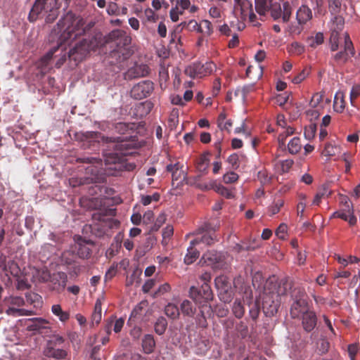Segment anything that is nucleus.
<instances>
[{
    "mask_svg": "<svg viewBox=\"0 0 360 360\" xmlns=\"http://www.w3.org/2000/svg\"><path fill=\"white\" fill-rule=\"evenodd\" d=\"M214 283L218 291L231 286L227 277L225 276H217L214 279Z\"/></svg>",
    "mask_w": 360,
    "mask_h": 360,
    "instance_id": "43",
    "label": "nucleus"
},
{
    "mask_svg": "<svg viewBox=\"0 0 360 360\" xmlns=\"http://www.w3.org/2000/svg\"><path fill=\"white\" fill-rule=\"evenodd\" d=\"M291 284L288 278L278 279L275 276L269 277L264 286L262 308L266 316H272L277 313L282 298L286 296Z\"/></svg>",
    "mask_w": 360,
    "mask_h": 360,
    "instance_id": "1",
    "label": "nucleus"
},
{
    "mask_svg": "<svg viewBox=\"0 0 360 360\" xmlns=\"http://www.w3.org/2000/svg\"><path fill=\"white\" fill-rule=\"evenodd\" d=\"M307 307V301H294L290 308V315L292 318L296 319L300 316L303 312H305V308Z\"/></svg>",
    "mask_w": 360,
    "mask_h": 360,
    "instance_id": "26",
    "label": "nucleus"
},
{
    "mask_svg": "<svg viewBox=\"0 0 360 360\" xmlns=\"http://www.w3.org/2000/svg\"><path fill=\"white\" fill-rule=\"evenodd\" d=\"M44 354L49 358L62 360L67 358L68 351L63 347H46Z\"/></svg>",
    "mask_w": 360,
    "mask_h": 360,
    "instance_id": "21",
    "label": "nucleus"
},
{
    "mask_svg": "<svg viewBox=\"0 0 360 360\" xmlns=\"http://www.w3.org/2000/svg\"><path fill=\"white\" fill-rule=\"evenodd\" d=\"M329 345V342L326 340H321L318 343V350L320 354H326L328 351Z\"/></svg>",
    "mask_w": 360,
    "mask_h": 360,
    "instance_id": "61",
    "label": "nucleus"
},
{
    "mask_svg": "<svg viewBox=\"0 0 360 360\" xmlns=\"http://www.w3.org/2000/svg\"><path fill=\"white\" fill-rule=\"evenodd\" d=\"M165 313L168 317L172 319H176L179 316V308L175 304L172 303H169L167 305H166L165 308Z\"/></svg>",
    "mask_w": 360,
    "mask_h": 360,
    "instance_id": "42",
    "label": "nucleus"
},
{
    "mask_svg": "<svg viewBox=\"0 0 360 360\" xmlns=\"http://www.w3.org/2000/svg\"><path fill=\"white\" fill-rule=\"evenodd\" d=\"M215 68L216 65L213 62H206L205 64L195 63L186 67L184 73L193 79L201 78L210 75Z\"/></svg>",
    "mask_w": 360,
    "mask_h": 360,
    "instance_id": "9",
    "label": "nucleus"
},
{
    "mask_svg": "<svg viewBox=\"0 0 360 360\" xmlns=\"http://www.w3.org/2000/svg\"><path fill=\"white\" fill-rule=\"evenodd\" d=\"M102 141L104 143H108L110 146L109 147L112 148L115 153H109V155L106 157L105 162L108 165L114 164L120 161V158L118 156L119 154L125 155L127 150L131 148V143H129L127 136L126 137H113V136H102Z\"/></svg>",
    "mask_w": 360,
    "mask_h": 360,
    "instance_id": "5",
    "label": "nucleus"
},
{
    "mask_svg": "<svg viewBox=\"0 0 360 360\" xmlns=\"http://www.w3.org/2000/svg\"><path fill=\"white\" fill-rule=\"evenodd\" d=\"M44 281L49 280V288L52 291L61 292L65 288L68 281L67 274L64 272H57L52 275L46 274L43 278Z\"/></svg>",
    "mask_w": 360,
    "mask_h": 360,
    "instance_id": "13",
    "label": "nucleus"
},
{
    "mask_svg": "<svg viewBox=\"0 0 360 360\" xmlns=\"http://www.w3.org/2000/svg\"><path fill=\"white\" fill-rule=\"evenodd\" d=\"M181 311L184 315L192 317L195 313L196 308L191 301L185 300L181 304Z\"/></svg>",
    "mask_w": 360,
    "mask_h": 360,
    "instance_id": "33",
    "label": "nucleus"
},
{
    "mask_svg": "<svg viewBox=\"0 0 360 360\" xmlns=\"http://www.w3.org/2000/svg\"><path fill=\"white\" fill-rule=\"evenodd\" d=\"M174 233V228L172 225H167L162 230V243L167 244V240H169Z\"/></svg>",
    "mask_w": 360,
    "mask_h": 360,
    "instance_id": "54",
    "label": "nucleus"
},
{
    "mask_svg": "<svg viewBox=\"0 0 360 360\" xmlns=\"http://www.w3.org/2000/svg\"><path fill=\"white\" fill-rule=\"evenodd\" d=\"M284 202L282 200H278L274 202V203L269 207V216H273L279 212L281 208L283 206Z\"/></svg>",
    "mask_w": 360,
    "mask_h": 360,
    "instance_id": "52",
    "label": "nucleus"
},
{
    "mask_svg": "<svg viewBox=\"0 0 360 360\" xmlns=\"http://www.w3.org/2000/svg\"><path fill=\"white\" fill-rule=\"evenodd\" d=\"M347 210H342L335 212L332 217L340 218L346 221H348L350 226H354L356 223V217L353 214V210L350 209L349 205L347 206Z\"/></svg>",
    "mask_w": 360,
    "mask_h": 360,
    "instance_id": "23",
    "label": "nucleus"
},
{
    "mask_svg": "<svg viewBox=\"0 0 360 360\" xmlns=\"http://www.w3.org/2000/svg\"><path fill=\"white\" fill-rule=\"evenodd\" d=\"M201 236H197V237L191 240V245H198L200 243H204L206 245H212L215 242L218 241V238L215 233H202Z\"/></svg>",
    "mask_w": 360,
    "mask_h": 360,
    "instance_id": "24",
    "label": "nucleus"
},
{
    "mask_svg": "<svg viewBox=\"0 0 360 360\" xmlns=\"http://www.w3.org/2000/svg\"><path fill=\"white\" fill-rule=\"evenodd\" d=\"M167 321L165 317H159L155 323V332L159 335L164 334L167 329Z\"/></svg>",
    "mask_w": 360,
    "mask_h": 360,
    "instance_id": "35",
    "label": "nucleus"
},
{
    "mask_svg": "<svg viewBox=\"0 0 360 360\" xmlns=\"http://www.w3.org/2000/svg\"><path fill=\"white\" fill-rule=\"evenodd\" d=\"M189 296L196 303H200L202 301L211 300L213 294L209 284L203 283L200 288L191 286L189 290Z\"/></svg>",
    "mask_w": 360,
    "mask_h": 360,
    "instance_id": "15",
    "label": "nucleus"
},
{
    "mask_svg": "<svg viewBox=\"0 0 360 360\" xmlns=\"http://www.w3.org/2000/svg\"><path fill=\"white\" fill-rule=\"evenodd\" d=\"M51 312L56 316L61 322H66L70 319V314L63 311L60 304H53L51 307Z\"/></svg>",
    "mask_w": 360,
    "mask_h": 360,
    "instance_id": "31",
    "label": "nucleus"
},
{
    "mask_svg": "<svg viewBox=\"0 0 360 360\" xmlns=\"http://www.w3.org/2000/svg\"><path fill=\"white\" fill-rule=\"evenodd\" d=\"M201 27L204 28L202 32H204L207 36H210L213 33V27L210 21L208 20H203L200 22Z\"/></svg>",
    "mask_w": 360,
    "mask_h": 360,
    "instance_id": "57",
    "label": "nucleus"
},
{
    "mask_svg": "<svg viewBox=\"0 0 360 360\" xmlns=\"http://www.w3.org/2000/svg\"><path fill=\"white\" fill-rule=\"evenodd\" d=\"M155 347V341L150 334L145 335L142 340V347L146 354H150Z\"/></svg>",
    "mask_w": 360,
    "mask_h": 360,
    "instance_id": "28",
    "label": "nucleus"
},
{
    "mask_svg": "<svg viewBox=\"0 0 360 360\" xmlns=\"http://www.w3.org/2000/svg\"><path fill=\"white\" fill-rule=\"evenodd\" d=\"M301 148L302 144L299 137L292 138L288 144V150L291 154L298 153Z\"/></svg>",
    "mask_w": 360,
    "mask_h": 360,
    "instance_id": "37",
    "label": "nucleus"
},
{
    "mask_svg": "<svg viewBox=\"0 0 360 360\" xmlns=\"http://www.w3.org/2000/svg\"><path fill=\"white\" fill-rule=\"evenodd\" d=\"M149 73V68L147 65H136L128 70V76L130 77H140L146 76Z\"/></svg>",
    "mask_w": 360,
    "mask_h": 360,
    "instance_id": "27",
    "label": "nucleus"
},
{
    "mask_svg": "<svg viewBox=\"0 0 360 360\" xmlns=\"http://www.w3.org/2000/svg\"><path fill=\"white\" fill-rule=\"evenodd\" d=\"M91 49V44L87 39H82L70 50L68 57L75 62H80L85 58Z\"/></svg>",
    "mask_w": 360,
    "mask_h": 360,
    "instance_id": "12",
    "label": "nucleus"
},
{
    "mask_svg": "<svg viewBox=\"0 0 360 360\" xmlns=\"http://www.w3.org/2000/svg\"><path fill=\"white\" fill-rule=\"evenodd\" d=\"M271 16L274 20H278L282 18L283 22H287L290 20L292 15V7L288 1H285L283 4V10L279 3H271L269 8Z\"/></svg>",
    "mask_w": 360,
    "mask_h": 360,
    "instance_id": "11",
    "label": "nucleus"
},
{
    "mask_svg": "<svg viewBox=\"0 0 360 360\" xmlns=\"http://www.w3.org/2000/svg\"><path fill=\"white\" fill-rule=\"evenodd\" d=\"M60 7L58 0H35L28 19L30 22H34L42 13H46V22L51 23L57 18Z\"/></svg>",
    "mask_w": 360,
    "mask_h": 360,
    "instance_id": "4",
    "label": "nucleus"
},
{
    "mask_svg": "<svg viewBox=\"0 0 360 360\" xmlns=\"http://www.w3.org/2000/svg\"><path fill=\"white\" fill-rule=\"evenodd\" d=\"M341 8V1L340 0H330L329 1V10L333 15H335L333 18V22L337 23L338 29H342L344 25L343 18L337 15V14L340 12Z\"/></svg>",
    "mask_w": 360,
    "mask_h": 360,
    "instance_id": "20",
    "label": "nucleus"
},
{
    "mask_svg": "<svg viewBox=\"0 0 360 360\" xmlns=\"http://www.w3.org/2000/svg\"><path fill=\"white\" fill-rule=\"evenodd\" d=\"M348 354L351 360H354L358 352L359 347L357 345L352 344L348 346Z\"/></svg>",
    "mask_w": 360,
    "mask_h": 360,
    "instance_id": "63",
    "label": "nucleus"
},
{
    "mask_svg": "<svg viewBox=\"0 0 360 360\" xmlns=\"http://www.w3.org/2000/svg\"><path fill=\"white\" fill-rule=\"evenodd\" d=\"M340 34L338 30L334 29L330 37V49L331 51H336L340 46Z\"/></svg>",
    "mask_w": 360,
    "mask_h": 360,
    "instance_id": "36",
    "label": "nucleus"
},
{
    "mask_svg": "<svg viewBox=\"0 0 360 360\" xmlns=\"http://www.w3.org/2000/svg\"><path fill=\"white\" fill-rule=\"evenodd\" d=\"M360 95V84H355L352 86L350 92V98L352 102L354 99L356 98Z\"/></svg>",
    "mask_w": 360,
    "mask_h": 360,
    "instance_id": "64",
    "label": "nucleus"
},
{
    "mask_svg": "<svg viewBox=\"0 0 360 360\" xmlns=\"http://www.w3.org/2000/svg\"><path fill=\"white\" fill-rule=\"evenodd\" d=\"M134 123L118 122L115 124V130L120 134H126L129 131L134 129Z\"/></svg>",
    "mask_w": 360,
    "mask_h": 360,
    "instance_id": "38",
    "label": "nucleus"
},
{
    "mask_svg": "<svg viewBox=\"0 0 360 360\" xmlns=\"http://www.w3.org/2000/svg\"><path fill=\"white\" fill-rule=\"evenodd\" d=\"M154 90V84L150 80H144L134 85L130 92L131 96L136 100L148 97Z\"/></svg>",
    "mask_w": 360,
    "mask_h": 360,
    "instance_id": "14",
    "label": "nucleus"
},
{
    "mask_svg": "<svg viewBox=\"0 0 360 360\" xmlns=\"http://www.w3.org/2000/svg\"><path fill=\"white\" fill-rule=\"evenodd\" d=\"M317 316L314 311L306 310L302 316V326L307 333H311L317 325Z\"/></svg>",
    "mask_w": 360,
    "mask_h": 360,
    "instance_id": "17",
    "label": "nucleus"
},
{
    "mask_svg": "<svg viewBox=\"0 0 360 360\" xmlns=\"http://www.w3.org/2000/svg\"><path fill=\"white\" fill-rule=\"evenodd\" d=\"M124 324V318H119L117 319L114 320L113 319V330L115 333H120Z\"/></svg>",
    "mask_w": 360,
    "mask_h": 360,
    "instance_id": "59",
    "label": "nucleus"
},
{
    "mask_svg": "<svg viewBox=\"0 0 360 360\" xmlns=\"http://www.w3.org/2000/svg\"><path fill=\"white\" fill-rule=\"evenodd\" d=\"M288 51L292 54L300 55L304 51V46L297 42H292L288 48Z\"/></svg>",
    "mask_w": 360,
    "mask_h": 360,
    "instance_id": "51",
    "label": "nucleus"
},
{
    "mask_svg": "<svg viewBox=\"0 0 360 360\" xmlns=\"http://www.w3.org/2000/svg\"><path fill=\"white\" fill-rule=\"evenodd\" d=\"M226 113L224 112H221L217 118V125L221 131L226 130L228 132H230V128L232 127L233 123L231 120H228L226 121Z\"/></svg>",
    "mask_w": 360,
    "mask_h": 360,
    "instance_id": "32",
    "label": "nucleus"
},
{
    "mask_svg": "<svg viewBox=\"0 0 360 360\" xmlns=\"http://www.w3.org/2000/svg\"><path fill=\"white\" fill-rule=\"evenodd\" d=\"M200 188L205 190L214 189L219 194L226 197L228 199H231L234 197V195L231 191L221 185H217L215 181H210L209 184L202 185Z\"/></svg>",
    "mask_w": 360,
    "mask_h": 360,
    "instance_id": "19",
    "label": "nucleus"
},
{
    "mask_svg": "<svg viewBox=\"0 0 360 360\" xmlns=\"http://www.w3.org/2000/svg\"><path fill=\"white\" fill-rule=\"evenodd\" d=\"M235 6H239L240 8L243 15H246L248 11H252V4L248 0H240L239 3H235Z\"/></svg>",
    "mask_w": 360,
    "mask_h": 360,
    "instance_id": "50",
    "label": "nucleus"
},
{
    "mask_svg": "<svg viewBox=\"0 0 360 360\" xmlns=\"http://www.w3.org/2000/svg\"><path fill=\"white\" fill-rule=\"evenodd\" d=\"M160 198V195L158 193H154L152 195H142L141 203L146 206L150 205L152 201L158 202Z\"/></svg>",
    "mask_w": 360,
    "mask_h": 360,
    "instance_id": "53",
    "label": "nucleus"
},
{
    "mask_svg": "<svg viewBox=\"0 0 360 360\" xmlns=\"http://www.w3.org/2000/svg\"><path fill=\"white\" fill-rule=\"evenodd\" d=\"M352 157L349 153H344L340 158L345 164V173H349L351 169V162Z\"/></svg>",
    "mask_w": 360,
    "mask_h": 360,
    "instance_id": "56",
    "label": "nucleus"
},
{
    "mask_svg": "<svg viewBox=\"0 0 360 360\" xmlns=\"http://www.w3.org/2000/svg\"><path fill=\"white\" fill-rule=\"evenodd\" d=\"M65 342L63 337L59 335H53L52 338L47 342L46 347H60Z\"/></svg>",
    "mask_w": 360,
    "mask_h": 360,
    "instance_id": "45",
    "label": "nucleus"
},
{
    "mask_svg": "<svg viewBox=\"0 0 360 360\" xmlns=\"http://www.w3.org/2000/svg\"><path fill=\"white\" fill-rule=\"evenodd\" d=\"M77 162L90 164V165L86 169V173L91 174V176L89 177L91 181H98V178L97 175L98 174L99 170L95 164L100 165L101 162V159L96 158L84 157L78 158Z\"/></svg>",
    "mask_w": 360,
    "mask_h": 360,
    "instance_id": "16",
    "label": "nucleus"
},
{
    "mask_svg": "<svg viewBox=\"0 0 360 360\" xmlns=\"http://www.w3.org/2000/svg\"><path fill=\"white\" fill-rule=\"evenodd\" d=\"M271 1L272 0H255L257 13L261 16H264L266 12L269 11Z\"/></svg>",
    "mask_w": 360,
    "mask_h": 360,
    "instance_id": "29",
    "label": "nucleus"
},
{
    "mask_svg": "<svg viewBox=\"0 0 360 360\" xmlns=\"http://www.w3.org/2000/svg\"><path fill=\"white\" fill-rule=\"evenodd\" d=\"M114 216L115 210L110 209L106 214H102L101 212L94 213L93 219L95 221L91 226L92 234L96 237L101 238L105 236H110L112 229H117L120 226V221L115 219H105V215Z\"/></svg>",
    "mask_w": 360,
    "mask_h": 360,
    "instance_id": "3",
    "label": "nucleus"
},
{
    "mask_svg": "<svg viewBox=\"0 0 360 360\" xmlns=\"http://www.w3.org/2000/svg\"><path fill=\"white\" fill-rule=\"evenodd\" d=\"M238 179V175L234 172H227L223 176V181L225 184H232Z\"/></svg>",
    "mask_w": 360,
    "mask_h": 360,
    "instance_id": "55",
    "label": "nucleus"
},
{
    "mask_svg": "<svg viewBox=\"0 0 360 360\" xmlns=\"http://www.w3.org/2000/svg\"><path fill=\"white\" fill-rule=\"evenodd\" d=\"M144 14L147 20L150 22H155L158 20V17L155 15V12L150 8L145 10Z\"/></svg>",
    "mask_w": 360,
    "mask_h": 360,
    "instance_id": "62",
    "label": "nucleus"
},
{
    "mask_svg": "<svg viewBox=\"0 0 360 360\" xmlns=\"http://www.w3.org/2000/svg\"><path fill=\"white\" fill-rule=\"evenodd\" d=\"M77 255L80 258L86 259L90 257L91 251L85 244L78 243Z\"/></svg>",
    "mask_w": 360,
    "mask_h": 360,
    "instance_id": "48",
    "label": "nucleus"
},
{
    "mask_svg": "<svg viewBox=\"0 0 360 360\" xmlns=\"http://www.w3.org/2000/svg\"><path fill=\"white\" fill-rule=\"evenodd\" d=\"M170 290H171L170 285L167 283H165L160 285L158 289L154 292V297H157L161 296V295L165 294L166 292H169Z\"/></svg>",
    "mask_w": 360,
    "mask_h": 360,
    "instance_id": "58",
    "label": "nucleus"
},
{
    "mask_svg": "<svg viewBox=\"0 0 360 360\" xmlns=\"http://www.w3.org/2000/svg\"><path fill=\"white\" fill-rule=\"evenodd\" d=\"M311 9L307 5H302L296 12V24H291L288 27L290 34L299 35L303 31L304 25L312 19Z\"/></svg>",
    "mask_w": 360,
    "mask_h": 360,
    "instance_id": "7",
    "label": "nucleus"
},
{
    "mask_svg": "<svg viewBox=\"0 0 360 360\" xmlns=\"http://www.w3.org/2000/svg\"><path fill=\"white\" fill-rule=\"evenodd\" d=\"M310 74V69L308 68H304L300 72L293 77L292 82L294 84H300Z\"/></svg>",
    "mask_w": 360,
    "mask_h": 360,
    "instance_id": "49",
    "label": "nucleus"
},
{
    "mask_svg": "<svg viewBox=\"0 0 360 360\" xmlns=\"http://www.w3.org/2000/svg\"><path fill=\"white\" fill-rule=\"evenodd\" d=\"M249 314L251 319L256 321L260 312V307L258 302H251L249 303Z\"/></svg>",
    "mask_w": 360,
    "mask_h": 360,
    "instance_id": "44",
    "label": "nucleus"
},
{
    "mask_svg": "<svg viewBox=\"0 0 360 360\" xmlns=\"http://www.w3.org/2000/svg\"><path fill=\"white\" fill-rule=\"evenodd\" d=\"M341 47L343 49L333 54L330 61L333 65L338 67L344 66L355 54L353 43L347 32L344 34V44Z\"/></svg>",
    "mask_w": 360,
    "mask_h": 360,
    "instance_id": "6",
    "label": "nucleus"
},
{
    "mask_svg": "<svg viewBox=\"0 0 360 360\" xmlns=\"http://www.w3.org/2000/svg\"><path fill=\"white\" fill-rule=\"evenodd\" d=\"M218 292L220 300L224 303H229L233 297V292L231 290V286L227 288H224L223 290L218 291Z\"/></svg>",
    "mask_w": 360,
    "mask_h": 360,
    "instance_id": "40",
    "label": "nucleus"
},
{
    "mask_svg": "<svg viewBox=\"0 0 360 360\" xmlns=\"http://www.w3.org/2000/svg\"><path fill=\"white\" fill-rule=\"evenodd\" d=\"M340 152V148L331 143L326 144L323 154L326 156H334Z\"/></svg>",
    "mask_w": 360,
    "mask_h": 360,
    "instance_id": "47",
    "label": "nucleus"
},
{
    "mask_svg": "<svg viewBox=\"0 0 360 360\" xmlns=\"http://www.w3.org/2000/svg\"><path fill=\"white\" fill-rule=\"evenodd\" d=\"M200 262L214 269H221L226 266L225 255L215 250H209L204 253Z\"/></svg>",
    "mask_w": 360,
    "mask_h": 360,
    "instance_id": "10",
    "label": "nucleus"
},
{
    "mask_svg": "<svg viewBox=\"0 0 360 360\" xmlns=\"http://www.w3.org/2000/svg\"><path fill=\"white\" fill-rule=\"evenodd\" d=\"M232 311L237 319H241L245 314V308L239 299H236L232 307Z\"/></svg>",
    "mask_w": 360,
    "mask_h": 360,
    "instance_id": "39",
    "label": "nucleus"
},
{
    "mask_svg": "<svg viewBox=\"0 0 360 360\" xmlns=\"http://www.w3.org/2000/svg\"><path fill=\"white\" fill-rule=\"evenodd\" d=\"M27 328L30 331L41 333L44 330L50 328V322L42 318H34L30 319V324L27 326Z\"/></svg>",
    "mask_w": 360,
    "mask_h": 360,
    "instance_id": "18",
    "label": "nucleus"
},
{
    "mask_svg": "<svg viewBox=\"0 0 360 360\" xmlns=\"http://www.w3.org/2000/svg\"><path fill=\"white\" fill-rule=\"evenodd\" d=\"M211 153L208 151L203 153L196 160L195 162V167L196 169L201 174H206L208 172V169L210 166V156Z\"/></svg>",
    "mask_w": 360,
    "mask_h": 360,
    "instance_id": "22",
    "label": "nucleus"
},
{
    "mask_svg": "<svg viewBox=\"0 0 360 360\" xmlns=\"http://www.w3.org/2000/svg\"><path fill=\"white\" fill-rule=\"evenodd\" d=\"M219 224L218 222L214 223L212 221H209L205 223L202 226L199 227L193 235L199 236L202 233H215V232L219 229Z\"/></svg>",
    "mask_w": 360,
    "mask_h": 360,
    "instance_id": "25",
    "label": "nucleus"
},
{
    "mask_svg": "<svg viewBox=\"0 0 360 360\" xmlns=\"http://www.w3.org/2000/svg\"><path fill=\"white\" fill-rule=\"evenodd\" d=\"M195 245H191V242L190 243V246L187 250L188 252L184 257V262L187 264H192L200 255L199 251L195 248Z\"/></svg>",
    "mask_w": 360,
    "mask_h": 360,
    "instance_id": "30",
    "label": "nucleus"
},
{
    "mask_svg": "<svg viewBox=\"0 0 360 360\" xmlns=\"http://www.w3.org/2000/svg\"><path fill=\"white\" fill-rule=\"evenodd\" d=\"M305 296V290L300 287L295 288L291 292V297L294 301H306Z\"/></svg>",
    "mask_w": 360,
    "mask_h": 360,
    "instance_id": "46",
    "label": "nucleus"
},
{
    "mask_svg": "<svg viewBox=\"0 0 360 360\" xmlns=\"http://www.w3.org/2000/svg\"><path fill=\"white\" fill-rule=\"evenodd\" d=\"M294 134V129L291 127H288L285 130L280 133L278 136V141L279 148L281 149H285V140L286 138Z\"/></svg>",
    "mask_w": 360,
    "mask_h": 360,
    "instance_id": "34",
    "label": "nucleus"
},
{
    "mask_svg": "<svg viewBox=\"0 0 360 360\" xmlns=\"http://www.w3.org/2000/svg\"><path fill=\"white\" fill-rule=\"evenodd\" d=\"M287 225L285 224H281L280 226L276 230V235L282 240H284L285 238V234L287 233Z\"/></svg>",
    "mask_w": 360,
    "mask_h": 360,
    "instance_id": "60",
    "label": "nucleus"
},
{
    "mask_svg": "<svg viewBox=\"0 0 360 360\" xmlns=\"http://www.w3.org/2000/svg\"><path fill=\"white\" fill-rule=\"evenodd\" d=\"M324 41V37L322 32H317L315 36L310 37L307 39L309 46L312 48L322 44Z\"/></svg>",
    "mask_w": 360,
    "mask_h": 360,
    "instance_id": "41",
    "label": "nucleus"
},
{
    "mask_svg": "<svg viewBox=\"0 0 360 360\" xmlns=\"http://www.w3.org/2000/svg\"><path fill=\"white\" fill-rule=\"evenodd\" d=\"M75 20L73 14L68 12L65 18L59 20L57 23V26L60 31L63 29L64 30L60 36L61 40L65 41L69 39H75L77 35L81 34L84 32L79 29L75 30L74 26Z\"/></svg>",
    "mask_w": 360,
    "mask_h": 360,
    "instance_id": "8",
    "label": "nucleus"
},
{
    "mask_svg": "<svg viewBox=\"0 0 360 360\" xmlns=\"http://www.w3.org/2000/svg\"><path fill=\"white\" fill-rule=\"evenodd\" d=\"M105 43L109 44L110 48L112 49L111 56L117 58L119 62L127 60L132 54L129 47L131 37L124 30L119 29L112 30L105 37Z\"/></svg>",
    "mask_w": 360,
    "mask_h": 360,
    "instance_id": "2",
    "label": "nucleus"
}]
</instances>
